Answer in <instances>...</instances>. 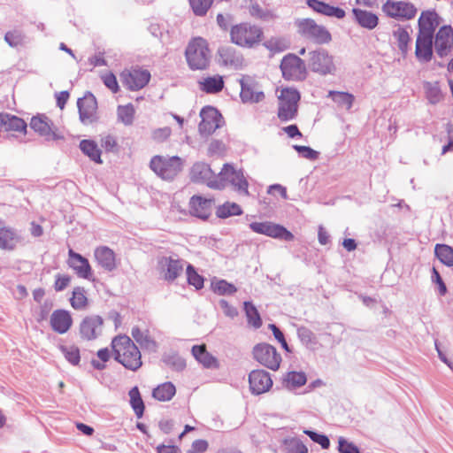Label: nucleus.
Wrapping results in <instances>:
<instances>
[{"label":"nucleus","instance_id":"obj_52","mask_svg":"<svg viewBox=\"0 0 453 453\" xmlns=\"http://www.w3.org/2000/svg\"><path fill=\"white\" fill-rule=\"evenodd\" d=\"M186 273L187 280L189 285L194 286L197 290L203 288L204 279L202 275L197 273L196 268L192 265H188Z\"/></svg>","mask_w":453,"mask_h":453},{"label":"nucleus","instance_id":"obj_20","mask_svg":"<svg viewBox=\"0 0 453 453\" xmlns=\"http://www.w3.org/2000/svg\"><path fill=\"white\" fill-rule=\"evenodd\" d=\"M104 319L99 315L85 317L80 325L81 336L88 341L96 339L102 333Z\"/></svg>","mask_w":453,"mask_h":453},{"label":"nucleus","instance_id":"obj_54","mask_svg":"<svg viewBox=\"0 0 453 453\" xmlns=\"http://www.w3.org/2000/svg\"><path fill=\"white\" fill-rule=\"evenodd\" d=\"M285 381L292 388L303 386L307 381L306 374L303 372H289L287 373Z\"/></svg>","mask_w":453,"mask_h":453},{"label":"nucleus","instance_id":"obj_45","mask_svg":"<svg viewBox=\"0 0 453 453\" xmlns=\"http://www.w3.org/2000/svg\"><path fill=\"white\" fill-rule=\"evenodd\" d=\"M242 214L241 206L235 203L226 202L219 206L216 211V215L219 219H226L231 216H239Z\"/></svg>","mask_w":453,"mask_h":453},{"label":"nucleus","instance_id":"obj_7","mask_svg":"<svg viewBox=\"0 0 453 453\" xmlns=\"http://www.w3.org/2000/svg\"><path fill=\"white\" fill-rule=\"evenodd\" d=\"M150 167L163 180H171L182 170V160L178 156L165 157L157 155L151 158Z\"/></svg>","mask_w":453,"mask_h":453},{"label":"nucleus","instance_id":"obj_8","mask_svg":"<svg viewBox=\"0 0 453 453\" xmlns=\"http://www.w3.org/2000/svg\"><path fill=\"white\" fill-rule=\"evenodd\" d=\"M280 68L283 78L288 81H301L307 77L308 67L305 61L293 53H288L283 57Z\"/></svg>","mask_w":453,"mask_h":453},{"label":"nucleus","instance_id":"obj_4","mask_svg":"<svg viewBox=\"0 0 453 453\" xmlns=\"http://www.w3.org/2000/svg\"><path fill=\"white\" fill-rule=\"evenodd\" d=\"M185 57L191 70H206L210 65V50L206 40L197 37L189 42Z\"/></svg>","mask_w":453,"mask_h":453},{"label":"nucleus","instance_id":"obj_21","mask_svg":"<svg viewBox=\"0 0 453 453\" xmlns=\"http://www.w3.org/2000/svg\"><path fill=\"white\" fill-rule=\"evenodd\" d=\"M219 62L224 66L239 69L242 66L243 57L233 46L224 45L218 50Z\"/></svg>","mask_w":453,"mask_h":453},{"label":"nucleus","instance_id":"obj_17","mask_svg":"<svg viewBox=\"0 0 453 453\" xmlns=\"http://www.w3.org/2000/svg\"><path fill=\"white\" fill-rule=\"evenodd\" d=\"M158 266L164 280L173 282L183 273L184 261L178 257H162L158 260Z\"/></svg>","mask_w":453,"mask_h":453},{"label":"nucleus","instance_id":"obj_24","mask_svg":"<svg viewBox=\"0 0 453 453\" xmlns=\"http://www.w3.org/2000/svg\"><path fill=\"white\" fill-rule=\"evenodd\" d=\"M306 4L315 12L329 18L342 19L346 16L345 11L320 0H306Z\"/></svg>","mask_w":453,"mask_h":453},{"label":"nucleus","instance_id":"obj_26","mask_svg":"<svg viewBox=\"0 0 453 453\" xmlns=\"http://www.w3.org/2000/svg\"><path fill=\"white\" fill-rule=\"evenodd\" d=\"M213 200L206 199L201 196H193L189 201L191 215L206 220L211 215Z\"/></svg>","mask_w":453,"mask_h":453},{"label":"nucleus","instance_id":"obj_47","mask_svg":"<svg viewBox=\"0 0 453 453\" xmlns=\"http://www.w3.org/2000/svg\"><path fill=\"white\" fill-rule=\"evenodd\" d=\"M70 303L75 310H83L88 305V298L83 287H75L73 288Z\"/></svg>","mask_w":453,"mask_h":453},{"label":"nucleus","instance_id":"obj_40","mask_svg":"<svg viewBox=\"0 0 453 453\" xmlns=\"http://www.w3.org/2000/svg\"><path fill=\"white\" fill-rule=\"evenodd\" d=\"M176 388L172 382H165L153 389L152 396L161 402L170 401L175 395Z\"/></svg>","mask_w":453,"mask_h":453},{"label":"nucleus","instance_id":"obj_32","mask_svg":"<svg viewBox=\"0 0 453 453\" xmlns=\"http://www.w3.org/2000/svg\"><path fill=\"white\" fill-rule=\"evenodd\" d=\"M27 123L21 118L7 113L0 112V127L5 131L27 132Z\"/></svg>","mask_w":453,"mask_h":453},{"label":"nucleus","instance_id":"obj_51","mask_svg":"<svg viewBox=\"0 0 453 453\" xmlns=\"http://www.w3.org/2000/svg\"><path fill=\"white\" fill-rule=\"evenodd\" d=\"M65 359L73 365H77L81 360L80 349L75 345H61L59 347Z\"/></svg>","mask_w":453,"mask_h":453},{"label":"nucleus","instance_id":"obj_28","mask_svg":"<svg viewBox=\"0 0 453 453\" xmlns=\"http://www.w3.org/2000/svg\"><path fill=\"white\" fill-rule=\"evenodd\" d=\"M439 19L435 10L423 11L418 20V32L434 35V32L440 24Z\"/></svg>","mask_w":453,"mask_h":453},{"label":"nucleus","instance_id":"obj_58","mask_svg":"<svg viewBox=\"0 0 453 453\" xmlns=\"http://www.w3.org/2000/svg\"><path fill=\"white\" fill-rule=\"evenodd\" d=\"M303 433L308 435L312 441L319 444L322 449H326L330 447V440L326 434L312 430H304Z\"/></svg>","mask_w":453,"mask_h":453},{"label":"nucleus","instance_id":"obj_44","mask_svg":"<svg viewBox=\"0 0 453 453\" xmlns=\"http://www.w3.org/2000/svg\"><path fill=\"white\" fill-rule=\"evenodd\" d=\"M435 257L445 265L453 266V248L447 244L437 243L434 248Z\"/></svg>","mask_w":453,"mask_h":453},{"label":"nucleus","instance_id":"obj_33","mask_svg":"<svg viewBox=\"0 0 453 453\" xmlns=\"http://www.w3.org/2000/svg\"><path fill=\"white\" fill-rule=\"evenodd\" d=\"M198 86L201 91L214 95L223 90L225 82L222 76L216 74L198 81Z\"/></svg>","mask_w":453,"mask_h":453},{"label":"nucleus","instance_id":"obj_5","mask_svg":"<svg viewBox=\"0 0 453 453\" xmlns=\"http://www.w3.org/2000/svg\"><path fill=\"white\" fill-rule=\"evenodd\" d=\"M306 61L310 71L320 76L335 75L337 73L334 56L324 48L310 50Z\"/></svg>","mask_w":453,"mask_h":453},{"label":"nucleus","instance_id":"obj_60","mask_svg":"<svg viewBox=\"0 0 453 453\" xmlns=\"http://www.w3.org/2000/svg\"><path fill=\"white\" fill-rule=\"evenodd\" d=\"M297 336L301 342L305 346L316 343V336L314 333L305 326H300L297 328Z\"/></svg>","mask_w":453,"mask_h":453},{"label":"nucleus","instance_id":"obj_34","mask_svg":"<svg viewBox=\"0 0 453 453\" xmlns=\"http://www.w3.org/2000/svg\"><path fill=\"white\" fill-rule=\"evenodd\" d=\"M80 149L82 153L90 158V160L96 164L103 163V160L101 159L102 151L98 148L96 142L93 140H82L80 142Z\"/></svg>","mask_w":453,"mask_h":453},{"label":"nucleus","instance_id":"obj_31","mask_svg":"<svg viewBox=\"0 0 453 453\" xmlns=\"http://www.w3.org/2000/svg\"><path fill=\"white\" fill-rule=\"evenodd\" d=\"M96 260L98 265L108 272H111L116 268L115 253L106 246H101L95 250Z\"/></svg>","mask_w":453,"mask_h":453},{"label":"nucleus","instance_id":"obj_57","mask_svg":"<svg viewBox=\"0 0 453 453\" xmlns=\"http://www.w3.org/2000/svg\"><path fill=\"white\" fill-rule=\"evenodd\" d=\"M213 0H189L190 6L196 16H204Z\"/></svg>","mask_w":453,"mask_h":453},{"label":"nucleus","instance_id":"obj_29","mask_svg":"<svg viewBox=\"0 0 453 453\" xmlns=\"http://www.w3.org/2000/svg\"><path fill=\"white\" fill-rule=\"evenodd\" d=\"M215 178L210 165L203 162L194 164L190 170V180L195 183H206L208 186V182Z\"/></svg>","mask_w":453,"mask_h":453},{"label":"nucleus","instance_id":"obj_9","mask_svg":"<svg viewBox=\"0 0 453 453\" xmlns=\"http://www.w3.org/2000/svg\"><path fill=\"white\" fill-rule=\"evenodd\" d=\"M201 122L198 126L202 136H209L224 124L221 113L213 106H204L200 111Z\"/></svg>","mask_w":453,"mask_h":453},{"label":"nucleus","instance_id":"obj_64","mask_svg":"<svg viewBox=\"0 0 453 453\" xmlns=\"http://www.w3.org/2000/svg\"><path fill=\"white\" fill-rule=\"evenodd\" d=\"M208 441L205 440H196L193 441L191 448L186 453H203L208 449Z\"/></svg>","mask_w":453,"mask_h":453},{"label":"nucleus","instance_id":"obj_19","mask_svg":"<svg viewBox=\"0 0 453 453\" xmlns=\"http://www.w3.org/2000/svg\"><path fill=\"white\" fill-rule=\"evenodd\" d=\"M240 97L242 103L256 104L265 99L263 91L257 89V83L250 77H244L240 80Z\"/></svg>","mask_w":453,"mask_h":453},{"label":"nucleus","instance_id":"obj_46","mask_svg":"<svg viewBox=\"0 0 453 453\" xmlns=\"http://www.w3.org/2000/svg\"><path fill=\"white\" fill-rule=\"evenodd\" d=\"M328 96L340 106H345L347 110H349L354 103L355 97L349 92L334 91L331 90L328 93Z\"/></svg>","mask_w":453,"mask_h":453},{"label":"nucleus","instance_id":"obj_25","mask_svg":"<svg viewBox=\"0 0 453 453\" xmlns=\"http://www.w3.org/2000/svg\"><path fill=\"white\" fill-rule=\"evenodd\" d=\"M353 21L360 27L373 30L379 25V17L376 13L361 8L354 7L351 10Z\"/></svg>","mask_w":453,"mask_h":453},{"label":"nucleus","instance_id":"obj_55","mask_svg":"<svg viewBox=\"0 0 453 453\" xmlns=\"http://www.w3.org/2000/svg\"><path fill=\"white\" fill-rule=\"evenodd\" d=\"M301 96L297 89L286 88H283L279 96V101H283L285 103L292 104L294 105H298Z\"/></svg>","mask_w":453,"mask_h":453},{"label":"nucleus","instance_id":"obj_18","mask_svg":"<svg viewBox=\"0 0 453 453\" xmlns=\"http://www.w3.org/2000/svg\"><path fill=\"white\" fill-rule=\"evenodd\" d=\"M434 37L435 51L440 58L446 57L453 48V28L450 25L442 26Z\"/></svg>","mask_w":453,"mask_h":453},{"label":"nucleus","instance_id":"obj_2","mask_svg":"<svg viewBox=\"0 0 453 453\" xmlns=\"http://www.w3.org/2000/svg\"><path fill=\"white\" fill-rule=\"evenodd\" d=\"M231 184L234 190L240 194L248 195V181L241 170H236L233 165L225 164L218 176L208 182V187L213 189H224L227 184Z\"/></svg>","mask_w":453,"mask_h":453},{"label":"nucleus","instance_id":"obj_30","mask_svg":"<svg viewBox=\"0 0 453 453\" xmlns=\"http://www.w3.org/2000/svg\"><path fill=\"white\" fill-rule=\"evenodd\" d=\"M196 360L206 369H218L219 363L218 359L207 351L205 345H194L191 349Z\"/></svg>","mask_w":453,"mask_h":453},{"label":"nucleus","instance_id":"obj_13","mask_svg":"<svg viewBox=\"0 0 453 453\" xmlns=\"http://www.w3.org/2000/svg\"><path fill=\"white\" fill-rule=\"evenodd\" d=\"M254 358L262 365L276 371L279 369L281 357L277 349L268 343H259L253 348Z\"/></svg>","mask_w":453,"mask_h":453},{"label":"nucleus","instance_id":"obj_61","mask_svg":"<svg viewBox=\"0 0 453 453\" xmlns=\"http://www.w3.org/2000/svg\"><path fill=\"white\" fill-rule=\"evenodd\" d=\"M287 453H308L307 447L298 439L286 440Z\"/></svg>","mask_w":453,"mask_h":453},{"label":"nucleus","instance_id":"obj_48","mask_svg":"<svg viewBox=\"0 0 453 453\" xmlns=\"http://www.w3.org/2000/svg\"><path fill=\"white\" fill-rule=\"evenodd\" d=\"M393 36L397 41L399 50L403 55H405L408 51L409 42L411 41L407 28L398 26V28L393 31Z\"/></svg>","mask_w":453,"mask_h":453},{"label":"nucleus","instance_id":"obj_42","mask_svg":"<svg viewBox=\"0 0 453 453\" xmlns=\"http://www.w3.org/2000/svg\"><path fill=\"white\" fill-rule=\"evenodd\" d=\"M246 7L250 15L255 19L267 21L273 17L271 11L262 8L256 0H248Z\"/></svg>","mask_w":453,"mask_h":453},{"label":"nucleus","instance_id":"obj_11","mask_svg":"<svg viewBox=\"0 0 453 453\" xmlns=\"http://www.w3.org/2000/svg\"><path fill=\"white\" fill-rule=\"evenodd\" d=\"M382 11L387 16L397 20L412 19L418 12L415 5L411 2L392 0H388L382 5Z\"/></svg>","mask_w":453,"mask_h":453},{"label":"nucleus","instance_id":"obj_27","mask_svg":"<svg viewBox=\"0 0 453 453\" xmlns=\"http://www.w3.org/2000/svg\"><path fill=\"white\" fill-rule=\"evenodd\" d=\"M73 325V319L70 312L66 310L58 309L52 312L50 316V326L58 334H65Z\"/></svg>","mask_w":453,"mask_h":453},{"label":"nucleus","instance_id":"obj_56","mask_svg":"<svg viewBox=\"0 0 453 453\" xmlns=\"http://www.w3.org/2000/svg\"><path fill=\"white\" fill-rule=\"evenodd\" d=\"M264 46L272 52H282L288 48V42L282 38H271L264 42Z\"/></svg>","mask_w":453,"mask_h":453},{"label":"nucleus","instance_id":"obj_12","mask_svg":"<svg viewBox=\"0 0 453 453\" xmlns=\"http://www.w3.org/2000/svg\"><path fill=\"white\" fill-rule=\"evenodd\" d=\"M79 119L83 125H90L98 121L97 100L90 92L87 91L83 97L77 100Z\"/></svg>","mask_w":453,"mask_h":453},{"label":"nucleus","instance_id":"obj_39","mask_svg":"<svg viewBox=\"0 0 453 453\" xmlns=\"http://www.w3.org/2000/svg\"><path fill=\"white\" fill-rule=\"evenodd\" d=\"M298 105L279 101L277 116L281 122H288L296 119Z\"/></svg>","mask_w":453,"mask_h":453},{"label":"nucleus","instance_id":"obj_43","mask_svg":"<svg viewBox=\"0 0 453 453\" xmlns=\"http://www.w3.org/2000/svg\"><path fill=\"white\" fill-rule=\"evenodd\" d=\"M130 405L134 410L136 417L141 418L143 416L145 405L138 387H134L129 390Z\"/></svg>","mask_w":453,"mask_h":453},{"label":"nucleus","instance_id":"obj_50","mask_svg":"<svg viewBox=\"0 0 453 453\" xmlns=\"http://www.w3.org/2000/svg\"><path fill=\"white\" fill-rule=\"evenodd\" d=\"M212 290L220 296H231L237 292V288L226 280H219L211 282Z\"/></svg>","mask_w":453,"mask_h":453},{"label":"nucleus","instance_id":"obj_59","mask_svg":"<svg viewBox=\"0 0 453 453\" xmlns=\"http://www.w3.org/2000/svg\"><path fill=\"white\" fill-rule=\"evenodd\" d=\"M293 149L300 157L311 161L317 160L319 157V153L309 146L295 144Z\"/></svg>","mask_w":453,"mask_h":453},{"label":"nucleus","instance_id":"obj_3","mask_svg":"<svg viewBox=\"0 0 453 453\" xmlns=\"http://www.w3.org/2000/svg\"><path fill=\"white\" fill-rule=\"evenodd\" d=\"M295 25L297 33L303 38L317 45H325L332 42V35L329 30L326 27L319 25L312 19H298Z\"/></svg>","mask_w":453,"mask_h":453},{"label":"nucleus","instance_id":"obj_23","mask_svg":"<svg viewBox=\"0 0 453 453\" xmlns=\"http://www.w3.org/2000/svg\"><path fill=\"white\" fill-rule=\"evenodd\" d=\"M434 36L418 32L416 40L415 55L419 61L425 63L431 61L433 58Z\"/></svg>","mask_w":453,"mask_h":453},{"label":"nucleus","instance_id":"obj_16","mask_svg":"<svg viewBox=\"0 0 453 453\" xmlns=\"http://www.w3.org/2000/svg\"><path fill=\"white\" fill-rule=\"evenodd\" d=\"M250 390L252 395H259L270 390L273 380L265 370H253L249 374Z\"/></svg>","mask_w":453,"mask_h":453},{"label":"nucleus","instance_id":"obj_6","mask_svg":"<svg viewBox=\"0 0 453 453\" xmlns=\"http://www.w3.org/2000/svg\"><path fill=\"white\" fill-rule=\"evenodd\" d=\"M262 36V28L249 22H242L230 28L231 42L240 47L252 48L261 42Z\"/></svg>","mask_w":453,"mask_h":453},{"label":"nucleus","instance_id":"obj_14","mask_svg":"<svg viewBox=\"0 0 453 453\" xmlns=\"http://www.w3.org/2000/svg\"><path fill=\"white\" fill-rule=\"evenodd\" d=\"M29 125L35 133L44 137L47 142L64 139L62 134L57 133V127H54L52 120L45 114H37L32 117Z\"/></svg>","mask_w":453,"mask_h":453},{"label":"nucleus","instance_id":"obj_35","mask_svg":"<svg viewBox=\"0 0 453 453\" xmlns=\"http://www.w3.org/2000/svg\"><path fill=\"white\" fill-rule=\"evenodd\" d=\"M18 239V235L12 228L5 226L0 228V248L2 250H14Z\"/></svg>","mask_w":453,"mask_h":453},{"label":"nucleus","instance_id":"obj_36","mask_svg":"<svg viewBox=\"0 0 453 453\" xmlns=\"http://www.w3.org/2000/svg\"><path fill=\"white\" fill-rule=\"evenodd\" d=\"M131 335L141 347L149 350H156L157 347V342L149 336L148 331L142 332L138 326H134Z\"/></svg>","mask_w":453,"mask_h":453},{"label":"nucleus","instance_id":"obj_37","mask_svg":"<svg viewBox=\"0 0 453 453\" xmlns=\"http://www.w3.org/2000/svg\"><path fill=\"white\" fill-rule=\"evenodd\" d=\"M243 310L247 318L249 326L258 329L262 326V319L257 307L250 301H245L243 303Z\"/></svg>","mask_w":453,"mask_h":453},{"label":"nucleus","instance_id":"obj_62","mask_svg":"<svg viewBox=\"0 0 453 453\" xmlns=\"http://www.w3.org/2000/svg\"><path fill=\"white\" fill-rule=\"evenodd\" d=\"M338 451L340 453H360V450L357 445L349 441L343 437L339 438Z\"/></svg>","mask_w":453,"mask_h":453},{"label":"nucleus","instance_id":"obj_22","mask_svg":"<svg viewBox=\"0 0 453 453\" xmlns=\"http://www.w3.org/2000/svg\"><path fill=\"white\" fill-rule=\"evenodd\" d=\"M68 256V265L75 271L80 278L89 280L92 276V269L88 260L72 249L69 250Z\"/></svg>","mask_w":453,"mask_h":453},{"label":"nucleus","instance_id":"obj_38","mask_svg":"<svg viewBox=\"0 0 453 453\" xmlns=\"http://www.w3.org/2000/svg\"><path fill=\"white\" fill-rule=\"evenodd\" d=\"M423 88L429 104H436L442 100L443 95L438 81H424Z\"/></svg>","mask_w":453,"mask_h":453},{"label":"nucleus","instance_id":"obj_10","mask_svg":"<svg viewBox=\"0 0 453 453\" xmlns=\"http://www.w3.org/2000/svg\"><path fill=\"white\" fill-rule=\"evenodd\" d=\"M249 227L257 234H264L274 239L291 242L294 240V234L285 226L271 221L251 222Z\"/></svg>","mask_w":453,"mask_h":453},{"label":"nucleus","instance_id":"obj_49","mask_svg":"<svg viewBox=\"0 0 453 453\" xmlns=\"http://www.w3.org/2000/svg\"><path fill=\"white\" fill-rule=\"evenodd\" d=\"M134 107L132 104L119 105L117 109L118 119L126 126L133 124L134 118Z\"/></svg>","mask_w":453,"mask_h":453},{"label":"nucleus","instance_id":"obj_15","mask_svg":"<svg viewBox=\"0 0 453 453\" xmlns=\"http://www.w3.org/2000/svg\"><path fill=\"white\" fill-rule=\"evenodd\" d=\"M150 80V73L146 69H125L120 73L122 84L131 91L143 88Z\"/></svg>","mask_w":453,"mask_h":453},{"label":"nucleus","instance_id":"obj_1","mask_svg":"<svg viewBox=\"0 0 453 453\" xmlns=\"http://www.w3.org/2000/svg\"><path fill=\"white\" fill-rule=\"evenodd\" d=\"M114 359L126 369L137 371L142 365V355L138 347L127 335H118L111 342Z\"/></svg>","mask_w":453,"mask_h":453},{"label":"nucleus","instance_id":"obj_41","mask_svg":"<svg viewBox=\"0 0 453 453\" xmlns=\"http://www.w3.org/2000/svg\"><path fill=\"white\" fill-rule=\"evenodd\" d=\"M161 360L165 365L176 372H181L186 367L185 359L174 351L164 353Z\"/></svg>","mask_w":453,"mask_h":453},{"label":"nucleus","instance_id":"obj_53","mask_svg":"<svg viewBox=\"0 0 453 453\" xmlns=\"http://www.w3.org/2000/svg\"><path fill=\"white\" fill-rule=\"evenodd\" d=\"M4 41L10 47L16 48L24 43L25 35L19 29L8 31L4 35Z\"/></svg>","mask_w":453,"mask_h":453},{"label":"nucleus","instance_id":"obj_63","mask_svg":"<svg viewBox=\"0 0 453 453\" xmlns=\"http://www.w3.org/2000/svg\"><path fill=\"white\" fill-rule=\"evenodd\" d=\"M102 81L105 87L109 88L112 93H118L119 91V86L116 76L112 73H108L102 76Z\"/></svg>","mask_w":453,"mask_h":453}]
</instances>
